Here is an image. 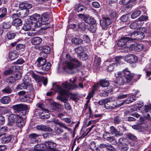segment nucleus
<instances>
[{
  "label": "nucleus",
  "instance_id": "nucleus-1",
  "mask_svg": "<svg viewBox=\"0 0 151 151\" xmlns=\"http://www.w3.org/2000/svg\"><path fill=\"white\" fill-rule=\"evenodd\" d=\"M55 86L56 92L60 94V95L57 97V99L65 103H68L69 90L75 89L78 87L77 85H72L68 83L67 81L61 84V86L58 84H56Z\"/></svg>",
  "mask_w": 151,
  "mask_h": 151
},
{
  "label": "nucleus",
  "instance_id": "nucleus-2",
  "mask_svg": "<svg viewBox=\"0 0 151 151\" xmlns=\"http://www.w3.org/2000/svg\"><path fill=\"white\" fill-rule=\"evenodd\" d=\"M66 58L69 60L67 63V66L69 69H72L75 67H78L81 65V63L75 58L70 56L69 55L67 54L66 55Z\"/></svg>",
  "mask_w": 151,
  "mask_h": 151
},
{
  "label": "nucleus",
  "instance_id": "nucleus-3",
  "mask_svg": "<svg viewBox=\"0 0 151 151\" xmlns=\"http://www.w3.org/2000/svg\"><path fill=\"white\" fill-rule=\"evenodd\" d=\"M40 20V16L37 14H33L27 19V21H28L30 23L33 24L34 27L35 28L38 27L42 24Z\"/></svg>",
  "mask_w": 151,
  "mask_h": 151
},
{
  "label": "nucleus",
  "instance_id": "nucleus-4",
  "mask_svg": "<svg viewBox=\"0 0 151 151\" xmlns=\"http://www.w3.org/2000/svg\"><path fill=\"white\" fill-rule=\"evenodd\" d=\"M25 10H21L18 13L13 14L12 15V17L13 18L17 17H24L27 15L29 12L28 9L32 8V5L29 3L25 2Z\"/></svg>",
  "mask_w": 151,
  "mask_h": 151
},
{
  "label": "nucleus",
  "instance_id": "nucleus-5",
  "mask_svg": "<svg viewBox=\"0 0 151 151\" xmlns=\"http://www.w3.org/2000/svg\"><path fill=\"white\" fill-rule=\"evenodd\" d=\"M37 67H39V65L42 66V70L45 71H47L49 70L51 67V64L50 63H47L45 65L46 62V60L42 58H39L37 60Z\"/></svg>",
  "mask_w": 151,
  "mask_h": 151
},
{
  "label": "nucleus",
  "instance_id": "nucleus-6",
  "mask_svg": "<svg viewBox=\"0 0 151 151\" xmlns=\"http://www.w3.org/2000/svg\"><path fill=\"white\" fill-rule=\"evenodd\" d=\"M120 72L122 74V76L126 80L127 83L130 82L132 80L134 76L133 74L131 73L127 68L123 70L122 72Z\"/></svg>",
  "mask_w": 151,
  "mask_h": 151
},
{
  "label": "nucleus",
  "instance_id": "nucleus-7",
  "mask_svg": "<svg viewBox=\"0 0 151 151\" xmlns=\"http://www.w3.org/2000/svg\"><path fill=\"white\" fill-rule=\"evenodd\" d=\"M112 23L111 20L109 17H103L102 19L100 21V24L103 29L106 30L107 26Z\"/></svg>",
  "mask_w": 151,
  "mask_h": 151
},
{
  "label": "nucleus",
  "instance_id": "nucleus-8",
  "mask_svg": "<svg viewBox=\"0 0 151 151\" xmlns=\"http://www.w3.org/2000/svg\"><path fill=\"white\" fill-rule=\"evenodd\" d=\"M130 39L129 37H125L121 38L118 42V45L119 46H125L126 47L130 49V46L132 45L129 44L130 43Z\"/></svg>",
  "mask_w": 151,
  "mask_h": 151
},
{
  "label": "nucleus",
  "instance_id": "nucleus-9",
  "mask_svg": "<svg viewBox=\"0 0 151 151\" xmlns=\"http://www.w3.org/2000/svg\"><path fill=\"white\" fill-rule=\"evenodd\" d=\"M124 61L130 64L136 63L138 60L137 57L134 55H129L125 56L124 58Z\"/></svg>",
  "mask_w": 151,
  "mask_h": 151
},
{
  "label": "nucleus",
  "instance_id": "nucleus-10",
  "mask_svg": "<svg viewBox=\"0 0 151 151\" xmlns=\"http://www.w3.org/2000/svg\"><path fill=\"white\" fill-rule=\"evenodd\" d=\"M13 107L14 111L17 112L29 109L28 106L24 104H16L13 106Z\"/></svg>",
  "mask_w": 151,
  "mask_h": 151
},
{
  "label": "nucleus",
  "instance_id": "nucleus-11",
  "mask_svg": "<svg viewBox=\"0 0 151 151\" xmlns=\"http://www.w3.org/2000/svg\"><path fill=\"white\" fill-rule=\"evenodd\" d=\"M116 78L114 81L115 83L119 85H123L124 82V80L122 78V74L120 72H118L115 74Z\"/></svg>",
  "mask_w": 151,
  "mask_h": 151
},
{
  "label": "nucleus",
  "instance_id": "nucleus-12",
  "mask_svg": "<svg viewBox=\"0 0 151 151\" xmlns=\"http://www.w3.org/2000/svg\"><path fill=\"white\" fill-rule=\"evenodd\" d=\"M56 144L49 141H46L44 143V147H45L48 151H54L55 149Z\"/></svg>",
  "mask_w": 151,
  "mask_h": 151
},
{
  "label": "nucleus",
  "instance_id": "nucleus-13",
  "mask_svg": "<svg viewBox=\"0 0 151 151\" xmlns=\"http://www.w3.org/2000/svg\"><path fill=\"white\" fill-rule=\"evenodd\" d=\"M18 116L14 114H10L8 117V124L11 126L14 125L17 119Z\"/></svg>",
  "mask_w": 151,
  "mask_h": 151
},
{
  "label": "nucleus",
  "instance_id": "nucleus-14",
  "mask_svg": "<svg viewBox=\"0 0 151 151\" xmlns=\"http://www.w3.org/2000/svg\"><path fill=\"white\" fill-rule=\"evenodd\" d=\"M143 48V46L142 44H136L132 45L130 47V50L138 51L142 50Z\"/></svg>",
  "mask_w": 151,
  "mask_h": 151
},
{
  "label": "nucleus",
  "instance_id": "nucleus-15",
  "mask_svg": "<svg viewBox=\"0 0 151 151\" xmlns=\"http://www.w3.org/2000/svg\"><path fill=\"white\" fill-rule=\"evenodd\" d=\"M105 64L107 67V69L110 72L112 71L114 67L117 66L116 63L113 62H106Z\"/></svg>",
  "mask_w": 151,
  "mask_h": 151
},
{
  "label": "nucleus",
  "instance_id": "nucleus-16",
  "mask_svg": "<svg viewBox=\"0 0 151 151\" xmlns=\"http://www.w3.org/2000/svg\"><path fill=\"white\" fill-rule=\"evenodd\" d=\"M143 23L140 21H136L132 23L129 26L132 29H138L139 28L142 26Z\"/></svg>",
  "mask_w": 151,
  "mask_h": 151
},
{
  "label": "nucleus",
  "instance_id": "nucleus-17",
  "mask_svg": "<svg viewBox=\"0 0 151 151\" xmlns=\"http://www.w3.org/2000/svg\"><path fill=\"white\" fill-rule=\"evenodd\" d=\"M42 39L39 37H35L32 38L31 42L34 45H39L42 42Z\"/></svg>",
  "mask_w": 151,
  "mask_h": 151
},
{
  "label": "nucleus",
  "instance_id": "nucleus-18",
  "mask_svg": "<svg viewBox=\"0 0 151 151\" xmlns=\"http://www.w3.org/2000/svg\"><path fill=\"white\" fill-rule=\"evenodd\" d=\"M29 136L31 143L36 144L38 143V141L37 138L38 137V135L35 133H32L30 134Z\"/></svg>",
  "mask_w": 151,
  "mask_h": 151
},
{
  "label": "nucleus",
  "instance_id": "nucleus-19",
  "mask_svg": "<svg viewBox=\"0 0 151 151\" xmlns=\"http://www.w3.org/2000/svg\"><path fill=\"white\" fill-rule=\"evenodd\" d=\"M36 128L39 130L42 131L51 132L52 131V129L48 126L44 125H37L36 126Z\"/></svg>",
  "mask_w": 151,
  "mask_h": 151
},
{
  "label": "nucleus",
  "instance_id": "nucleus-20",
  "mask_svg": "<svg viewBox=\"0 0 151 151\" xmlns=\"http://www.w3.org/2000/svg\"><path fill=\"white\" fill-rule=\"evenodd\" d=\"M74 8L75 10L78 12L85 10L86 9V8L83 6L78 4L75 5Z\"/></svg>",
  "mask_w": 151,
  "mask_h": 151
},
{
  "label": "nucleus",
  "instance_id": "nucleus-21",
  "mask_svg": "<svg viewBox=\"0 0 151 151\" xmlns=\"http://www.w3.org/2000/svg\"><path fill=\"white\" fill-rule=\"evenodd\" d=\"M17 125L19 127H21L23 126L25 123L24 121L23 120L22 117L20 116H18L16 122Z\"/></svg>",
  "mask_w": 151,
  "mask_h": 151
},
{
  "label": "nucleus",
  "instance_id": "nucleus-22",
  "mask_svg": "<svg viewBox=\"0 0 151 151\" xmlns=\"http://www.w3.org/2000/svg\"><path fill=\"white\" fill-rule=\"evenodd\" d=\"M19 56V54L16 51L10 52H9V58L10 60H13L17 58Z\"/></svg>",
  "mask_w": 151,
  "mask_h": 151
},
{
  "label": "nucleus",
  "instance_id": "nucleus-23",
  "mask_svg": "<svg viewBox=\"0 0 151 151\" xmlns=\"http://www.w3.org/2000/svg\"><path fill=\"white\" fill-rule=\"evenodd\" d=\"M110 134L109 133L106 132L103 135V138L106 140L109 141L111 142L112 141H115V139L113 137L110 136Z\"/></svg>",
  "mask_w": 151,
  "mask_h": 151
},
{
  "label": "nucleus",
  "instance_id": "nucleus-24",
  "mask_svg": "<svg viewBox=\"0 0 151 151\" xmlns=\"http://www.w3.org/2000/svg\"><path fill=\"white\" fill-rule=\"evenodd\" d=\"M19 17H16L13 18L14 19L12 22V25L16 26H19L22 25V21L19 19L17 18Z\"/></svg>",
  "mask_w": 151,
  "mask_h": 151
},
{
  "label": "nucleus",
  "instance_id": "nucleus-25",
  "mask_svg": "<svg viewBox=\"0 0 151 151\" xmlns=\"http://www.w3.org/2000/svg\"><path fill=\"white\" fill-rule=\"evenodd\" d=\"M110 131L113 135H115L116 136H121L122 134L120 133L117 129L114 127L112 126L110 127Z\"/></svg>",
  "mask_w": 151,
  "mask_h": 151
},
{
  "label": "nucleus",
  "instance_id": "nucleus-26",
  "mask_svg": "<svg viewBox=\"0 0 151 151\" xmlns=\"http://www.w3.org/2000/svg\"><path fill=\"white\" fill-rule=\"evenodd\" d=\"M136 99V97L132 95L130 96L126 100L123 101V102L121 103L120 104H129L132 103L133 101L135 100Z\"/></svg>",
  "mask_w": 151,
  "mask_h": 151
},
{
  "label": "nucleus",
  "instance_id": "nucleus-27",
  "mask_svg": "<svg viewBox=\"0 0 151 151\" xmlns=\"http://www.w3.org/2000/svg\"><path fill=\"white\" fill-rule=\"evenodd\" d=\"M32 25H34L32 23H30L28 21H27V19L22 27L23 29L25 31H28L30 30L31 28Z\"/></svg>",
  "mask_w": 151,
  "mask_h": 151
},
{
  "label": "nucleus",
  "instance_id": "nucleus-28",
  "mask_svg": "<svg viewBox=\"0 0 151 151\" xmlns=\"http://www.w3.org/2000/svg\"><path fill=\"white\" fill-rule=\"evenodd\" d=\"M12 137V135L3 137L1 139V141L3 143L9 142L11 140Z\"/></svg>",
  "mask_w": 151,
  "mask_h": 151
},
{
  "label": "nucleus",
  "instance_id": "nucleus-29",
  "mask_svg": "<svg viewBox=\"0 0 151 151\" xmlns=\"http://www.w3.org/2000/svg\"><path fill=\"white\" fill-rule=\"evenodd\" d=\"M30 85V84L29 82L27 83L24 82L19 85L17 86V88L20 89H26Z\"/></svg>",
  "mask_w": 151,
  "mask_h": 151
},
{
  "label": "nucleus",
  "instance_id": "nucleus-30",
  "mask_svg": "<svg viewBox=\"0 0 151 151\" xmlns=\"http://www.w3.org/2000/svg\"><path fill=\"white\" fill-rule=\"evenodd\" d=\"M0 11H1V12L0 14V20L2 21L7 15V9L6 8H4L1 9Z\"/></svg>",
  "mask_w": 151,
  "mask_h": 151
},
{
  "label": "nucleus",
  "instance_id": "nucleus-31",
  "mask_svg": "<svg viewBox=\"0 0 151 151\" xmlns=\"http://www.w3.org/2000/svg\"><path fill=\"white\" fill-rule=\"evenodd\" d=\"M30 75L37 82H40L42 80V77H40L33 72L31 73Z\"/></svg>",
  "mask_w": 151,
  "mask_h": 151
},
{
  "label": "nucleus",
  "instance_id": "nucleus-32",
  "mask_svg": "<svg viewBox=\"0 0 151 151\" xmlns=\"http://www.w3.org/2000/svg\"><path fill=\"white\" fill-rule=\"evenodd\" d=\"M99 84L102 87H108L109 86V82L106 79H103L100 81Z\"/></svg>",
  "mask_w": 151,
  "mask_h": 151
},
{
  "label": "nucleus",
  "instance_id": "nucleus-33",
  "mask_svg": "<svg viewBox=\"0 0 151 151\" xmlns=\"http://www.w3.org/2000/svg\"><path fill=\"white\" fill-rule=\"evenodd\" d=\"M44 144H38L35 146L34 150L35 151H44Z\"/></svg>",
  "mask_w": 151,
  "mask_h": 151
},
{
  "label": "nucleus",
  "instance_id": "nucleus-34",
  "mask_svg": "<svg viewBox=\"0 0 151 151\" xmlns=\"http://www.w3.org/2000/svg\"><path fill=\"white\" fill-rule=\"evenodd\" d=\"M127 137L130 140L133 141L132 143L130 144L131 145L133 146L135 144V142L137 140V138L136 137L130 133H129L127 135Z\"/></svg>",
  "mask_w": 151,
  "mask_h": 151
},
{
  "label": "nucleus",
  "instance_id": "nucleus-35",
  "mask_svg": "<svg viewBox=\"0 0 151 151\" xmlns=\"http://www.w3.org/2000/svg\"><path fill=\"white\" fill-rule=\"evenodd\" d=\"M10 101V98L8 96H3L1 100V102L3 104H8Z\"/></svg>",
  "mask_w": 151,
  "mask_h": 151
},
{
  "label": "nucleus",
  "instance_id": "nucleus-36",
  "mask_svg": "<svg viewBox=\"0 0 151 151\" xmlns=\"http://www.w3.org/2000/svg\"><path fill=\"white\" fill-rule=\"evenodd\" d=\"M40 21L41 22H46L48 20V15L46 13H44L42 14L41 17H40Z\"/></svg>",
  "mask_w": 151,
  "mask_h": 151
},
{
  "label": "nucleus",
  "instance_id": "nucleus-37",
  "mask_svg": "<svg viewBox=\"0 0 151 151\" xmlns=\"http://www.w3.org/2000/svg\"><path fill=\"white\" fill-rule=\"evenodd\" d=\"M32 99L29 98V96H26L20 99V101L22 102H27V103H31Z\"/></svg>",
  "mask_w": 151,
  "mask_h": 151
},
{
  "label": "nucleus",
  "instance_id": "nucleus-38",
  "mask_svg": "<svg viewBox=\"0 0 151 151\" xmlns=\"http://www.w3.org/2000/svg\"><path fill=\"white\" fill-rule=\"evenodd\" d=\"M83 20L85 22L89 24H93L94 22H92L93 19H91L90 16H85L84 17Z\"/></svg>",
  "mask_w": 151,
  "mask_h": 151
},
{
  "label": "nucleus",
  "instance_id": "nucleus-39",
  "mask_svg": "<svg viewBox=\"0 0 151 151\" xmlns=\"http://www.w3.org/2000/svg\"><path fill=\"white\" fill-rule=\"evenodd\" d=\"M137 35V32H134L130 33L128 35V37H129L130 41H131V40H136V37Z\"/></svg>",
  "mask_w": 151,
  "mask_h": 151
},
{
  "label": "nucleus",
  "instance_id": "nucleus-40",
  "mask_svg": "<svg viewBox=\"0 0 151 151\" xmlns=\"http://www.w3.org/2000/svg\"><path fill=\"white\" fill-rule=\"evenodd\" d=\"M101 60L100 57L97 56L95 57L94 61V65L96 67L99 66L101 64Z\"/></svg>",
  "mask_w": 151,
  "mask_h": 151
},
{
  "label": "nucleus",
  "instance_id": "nucleus-41",
  "mask_svg": "<svg viewBox=\"0 0 151 151\" xmlns=\"http://www.w3.org/2000/svg\"><path fill=\"white\" fill-rule=\"evenodd\" d=\"M141 13L140 10H137L134 12L131 15L132 18L134 19L139 16Z\"/></svg>",
  "mask_w": 151,
  "mask_h": 151
},
{
  "label": "nucleus",
  "instance_id": "nucleus-42",
  "mask_svg": "<svg viewBox=\"0 0 151 151\" xmlns=\"http://www.w3.org/2000/svg\"><path fill=\"white\" fill-rule=\"evenodd\" d=\"M82 40L80 38L75 37L72 40V42L75 44H79L82 43Z\"/></svg>",
  "mask_w": 151,
  "mask_h": 151
},
{
  "label": "nucleus",
  "instance_id": "nucleus-43",
  "mask_svg": "<svg viewBox=\"0 0 151 151\" xmlns=\"http://www.w3.org/2000/svg\"><path fill=\"white\" fill-rule=\"evenodd\" d=\"M16 34L15 33L12 32H9L7 34V38L9 40H12L14 38Z\"/></svg>",
  "mask_w": 151,
  "mask_h": 151
},
{
  "label": "nucleus",
  "instance_id": "nucleus-44",
  "mask_svg": "<svg viewBox=\"0 0 151 151\" xmlns=\"http://www.w3.org/2000/svg\"><path fill=\"white\" fill-rule=\"evenodd\" d=\"M94 94V91L92 90V91L89 93V94L86 98V103L88 104L90 101L91 98L93 97Z\"/></svg>",
  "mask_w": 151,
  "mask_h": 151
},
{
  "label": "nucleus",
  "instance_id": "nucleus-45",
  "mask_svg": "<svg viewBox=\"0 0 151 151\" xmlns=\"http://www.w3.org/2000/svg\"><path fill=\"white\" fill-rule=\"evenodd\" d=\"M78 94L77 93H72L70 94V99L75 101H77L78 100Z\"/></svg>",
  "mask_w": 151,
  "mask_h": 151
},
{
  "label": "nucleus",
  "instance_id": "nucleus-46",
  "mask_svg": "<svg viewBox=\"0 0 151 151\" xmlns=\"http://www.w3.org/2000/svg\"><path fill=\"white\" fill-rule=\"evenodd\" d=\"M75 52L79 55L83 53V49L81 47H79L76 48L74 49Z\"/></svg>",
  "mask_w": 151,
  "mask_h": 151
},
{
  "label": "nucleus",
  "instance_id": "nucleus-47",
  "mask_svg": "<svg viewBox=\"0 0 151 151\" xmlns=\"http://www.w3.org/2000/svg\"><path fill=\"white\" fill-rule=\"evenodd\" d=\"M137 35L136 37V40H141L144 38L145 37L144 34L142 33L137 32Z\"/></svg>",
  "mask_w": 151,
  "mask_h": 151
},
{
  "label": "nucleus",
  "instance_id": "nucleus-48",
  "mask_svg": "<svg viewBox=\"0 0 151 151\" xmlns=\"http://www.w3.org/2000/svg\"><path fill=\"white\" fill-rule=\"evenodd\" d=\"M7 128L6 127H0V137L4 134L5 132L7 131Z\"/></svg>",
  "mask_w": 151,
  "mask_h": 151
},
{
  "label": "nucleus",
  "instance_id": "nucleus-49",
  "mask_svg": "<svg viewBox=\"0 0 151 151\" xmlns=\"http://www.w3.org/2000/svg\"><path fill=\"white\" fill-rule=\"evenodd\" d=\"M12 91V90L9 87H6L2 90V92L4 93H10Z\"/></svg>",
  "mask_w": 151,
  "mask_h": 151
},
{
  "label": "nucleus",
  "instance_id": "nucleus-50",
  "mask_svg": "<svg viewBox=\"0 0 151 151\" xmlns=\"http://www.w3.org/2000/svg\"><path fill=\"white\" fill-rule=\"evenodd\" d=\"M111 101H112L111 99H103L99 101V104H106L108 103H111Z\"/></svg>",
  "mask_w": 151,
  "mask_h": 151
},
{
  "label": "nucleus",
  "instance_id": "nucleus-51",
  "mask_svg": "<svg viewBox=\"0 0 151 151\" xmlns=\"http://www.w3.org/2000/svg\"><path fill=\"white\" fill-rule=\"evenodd\" d=\"M107 89H108L107 91H106L100 94V95L101 96H107L108 95V93H110L112 91V88H107Z\"/></svg>",
  "mask_w": 151,
  "mask_h": 151
},
{
  "label": "nucleus",
  "instance_id": "nucleus-52",
  "mask_svg": "<svg viewBox=\"0 0 151 151\" xmlns=\"http://www.w3.org/2000/svg\"><path fill=\"white\" fill-rule=\"evenodd\" d=\"M90 148L91 150H97V147L96 143L93 142H91L90 144Z\"/></svg>",
  "mask_w": 151,
  "mask_h": 151
},
{
  "label": "nucleus",
  "instance_id": "nucleus-53",
  "mask_svg": "<svg viewBox=\"0 0 151 151\" xmlns=\"http://www.w3.org/2000/svg\"><path fill=\"white\" fill-rule=\"evenodd\" d=\"M25 47L24 44H18L16 46V49L18 50H23Z\"/></svg>",
  "mask_w": 151,
  "mask_h": 151
},
{
  "label": "nucleus",
  "instance_id": "nucleus-54",
  "mask_svg": "<svg viewBox=\"0 0 151 151\" xmlns=\"http://www.w3.org/2000/svg\"><path fill=\"white\" fill-rule=\"evenodd\" d=\"M79 58L83 60H86L88 58L87 55L86 53H83L79 55Z\"/></svg>",
  "mask_w": 151,
  "mask_h": 151
},
{
  "label": "nucleus",
  "instance_id": "nucleus-55",
  "mask_svg": "<svg viewBox=\"0 0 151 151\" xmlns=\"http://www.w3.org/2000/svg\"><path fill=\"white\" fill-rule=\"evenodd\" d=\"M42 53H44L46 54H47L50 52V48L47 46H43L42 48Z\"/></svg>",
  "mask_w": 151,
  "mask_h": 151
},
{
  "label": "nucleus",
  "instance_id": "nucleus-56",
  "mask_svg": "<svg viewBox=\"0 0 151 151\" xmlns=\"http://www.w3.org/2000/svg\"><path fill=\"white\" fill-rule=\"evenodd\" d=\"M144 111L145 112H149L151 113V104L145 105Z\"/></svg>",
  "mask_w": 151,
  "mask_h": 151
},
{
  "label": "nucleus",
  "instance_id": "nucleus-57",
  "mask_svg": "<svg viewBox=\"0 0 151 151\" xmlns=\"http://www.w3.org/2000/svg\"><path fill=\"white\" fill-rule=\"evenodd\" d=\"M54 132L57 134H59L63 132V130L55 126L54 128Z\"/></svg>",
  "mask_w": 151,
  "mask_h": 151
},
{
  "label": "nucleus",
  "instance_id": "nucleus-58",
  "mask_svg": "<svg viewBox=\"0 0 151 151\" xmlns=\"http://www.w3.org/2000/svg\"><path fill=\"white\" fill-rule=\"evenodd\" d=\"M104 105V106L107 109H113L115 106L114 104H102Z\"/></svg>",
  "mask_w": 151,
  "mask_h": 151
},
{
  "label": "nucleus",
  "instance_id": "nucleus-59",
  "mask_svg": "<svg viewBox=\"0 0 151 151\" xmlns=\"http://www.w3.org/2000/svg\"><path fill=\"white\" fill-rule=\"evenodd\" d=\"M11 26V24L9 22H4L3 24V27L4 29H9Z\"/></svg>",
  "mask_w": 151,
  "mask_h": 151
},
{
  "label": "nucleus",
  "instance_id": "nucleus-60",
  "mask_svg": "<svg viewBox=\"0 0 151 151\" xmlns=\"http://www.w3.org/2000/svg\"><path fill=\"white\" fill-rule=\"evenodd\" d=\"M128 16L127 15L125 14L122 16L120 18L121 20L123 22H126L128 19Z\"/></svg>",
  "mask_w": 151,
  "mask_h": 151
},
{
  "label": "nucleus",
  "instance_id": "nucleus-61",
  "mask_svg": "<svg viewBox=\"0 0 151 151\" xmlns=\"http://www.w3.org/2000/svg\"><path fill=\"white\" fill-rule=\"evenodd\" d=\"M21 74L19 72L15 74L14 76H13V77L14 78L15 80H17L21 78Z\"/></svg>",
  "mask_w": 151,
  "mask_h": 151
},
{
  "label": "nucleus",
  "instance_id": "nucleus-62",
  "mask_svg": "<svg viewBox=\"0 0 151 151\" xmlns=\"http://www.w3.org/2000/svg\"><path fill=\"white\" fill-rule=\"evenodd\" d=\"M15 81L13 76H12L9 78V79L7 80V82L9 83V84L10 85V83H14Z\"/></svg>",
  "mask_w": 151,
  "mask_h": 151
},
{
  "label": "nucleus",
  "instance_id": "nucleus-63",
  "mask_svg": "<svg viewBox=\"0 0 151 151\" xmlns=\"http://www.w3.org/2000/svg\"><path fill=\"white\" fill-rule=\"evenodd\" d=\"M129 148L127 144L123 145L121 147V150L122 151H127Z\"/></svg>",
  "mask_w": 151,
  "mask_h": 151
},
{
  "label": "nucleus",
  "instance_id": "nucleus-64",
  "mask_svg": "<svg viewBox=\"0 0 151 151\" xmlns=\"http://www.w3.org/2000/svg\"><path fill=\"white\" fill-rule=\"evenodd\" d=\"M130 0H122L119 1V4H121L126 5L130 2Z\"/></svg>",
  "mask_w": 151,
  "mask_h": 151
}]
</instances>
